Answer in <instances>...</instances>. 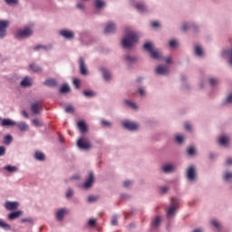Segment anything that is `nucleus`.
I'll list each match as a JSON object with an SVG mask.
<instances>
[{"instance_id":"obj_49","label":"nucleus","mask_w":232,"mask_h":232,"mask_svg":"<svg viewBox=\"0 0 232 232\" xmlns=\"http://www.w3.org/2000/svg\"><path fill=\"white\" fill-rule=\"evenodd\" d=\"M33 124H34V126H43V122L37 119L33 120Z\"/></svg>"},{"instance_id":"obj_40","label":"nucleus","mask_w":232,"mask_h":232,"mask_svg":"<svg viewBox=\"0 0 232 232\" xmlns=\"http://www.w3.org/2000/svg\"><path fill=\"white\" fill-rule=\"evenodd\" d=\"M72 82H73V85L75 86V88L79 89L81 87V81H79V79L74 78Z\"/></svg>"},{"instance_id":"obj_48","label":"nucleus","mask_w":232,"mask_h":232,"mask_svg":"<svg viewBox=\"0 0 232 232\" xmlns=\"http://www.w3.org/2000/svg\"><path fill=\"white\" fill-rule=\"evenodd\" d=\"M178 43L175 40H170L169 42V45L170 46V48H175V46H177Z\"/></svg>"},{"instance_id":"obj_24","label":"nucleus","mask_w":232,"mask_h":232,"mask_svg":"<svg viewBox=\"0 0 232 232\" xmlns=\"http://www.w3.org/2000/svg\"><path fill=\"white\" fill-rule=\"evenodd\" d=\"M44 86H50L52 88L57 86V82L54 79H51V80H46L44 82Z\"/></svg>"},{"instance_id":"obj_15","label":"nucleus","mask_w":232,"mask_h":232,"mask_svg":"<svg viewBox=\"0 0 232 232\" xmlns=\"http://www.w3.org/2000/svg\"><path fill=\"white\" fill-rule=\"evenodd\" d=\"M187 179H188V180H193L195 179V167L190 166L187 169Z\"/></svg>"},{"instance_id":"obj_14","label":"nucleus","mask_w":232,"mask_h":232,"mask_svg":"<svg viewBox=\"0 0 232 232\" xmlns=\"http://www.w3.org/2000/svg\"><path fill=\"white\" fill-rule=\"evenodd\" d=\"M117 30V28L115 27V24L113 23H109L104 30L105 34H115V31Z\"/></svg>"},{"instance_id":"obj_42","label":"nucleus","mask_w":232,"mask_h":232,"mask_svg":"<svg viewBox=\"0 0 232 232\" xmlns=\"http://www.w3.org/2000/svg\"><path fill=\"white\" fill-rule=\"evenodd\" d=\"M209 84L211 86H216V84H218V79H215V78H210L209 79Z\"/></svg>"},{"instance_id":"obj_44","label":"nucleus","mask_w":232,"mask_h":232,"mask_svg":"<svg viewBox=\"0 0 232 232\" xmlns=\"http://www.w3.org/2000/svg\"><path fill=\"white\" fill-rule=\"evenodd\" d=\"M226 53L229 59L230 64L232 65V48L230 50L227 51Z\"/></svg>"},{"instance_id":"obj_9","label":"nucleus","mask_w":232,"mask_h":232,"mask_svg":"<svg viewBox=\"0 0 232 232\" xmlns=\"http://www.w3.org/2000/svg\"><path fill=\"white\" fill-rule=\"evenodd\" d=\"M156 73H158V75H168V73H169V71L168 70V66L159 65L156 68Z\"/></svg>"},{"instance_id":"obj_1","label":"nucleus","mask_w":232,"mask_h":232,"mask_svg":"<svg viewBox=\"0 0 232 232\" xmlns=\"http://www.w3.org/2000/svg\"><path fill=\"white\" fill-rule=\"evenodd\" d=\"M137 43H139V35L127 29L125 31V36L121 40V45L123 48H131L132 46H135Z\"/></svg>"},{"instance_id":"obj_5","label":"nucleus","mask_w":232,"mask_h":232,"mask_svg":"<svg viewBox=\"0 0 232 232\" xmlns=\"http://www.w3.org/2000/svg\"><path fill=\"white\" fill-rule=\"evenodd\" d=\"M179 204H180L179 199L171 198V206L167 212L168 217H173V215H175V211L179 208Z\"/></svg>"},{"instance_id":"obj_28","label":"nucleus","mask_w":232,"mask_h":232,"mask_svg":"<svg viewBox=\"0 0 232 232\" xmlns=\"http://www.w3.org/2000/svg\"><path fill=\"white\" fill-rule=\"evenodd\" d=\"M0 227H2V229H6L7 231L12 229V227H10L8 223L3 221V219H0Z\"/></svg>"},{"instance_id":"obj_60","label":"nucleus","mask_w":232,"mask_h":232,"mask_svg":"<svg viewBox=\"0 0 232 232\" xmlns=\"http://www.w3.org/2000/svg\"><path fill=\"white\" fill-rule=\"evenodd\" d=\"M185 130H187V131H191V125H189L188 122L185 123Z\"/></svg>"},{"instance_id":"obj_41","label":"nucleus","mask_w":232,"mask_h":232,"mask_svg":"<svg viewBox=\"0 0 232 232\" xmlns=\"http://www.w3.org/2000/svg\"><path fill=\"white\" fill-rule=\"evenodd\" d=\"M183 141H184V137L182 135L176 136V142H178V144H182Z\"/></svg>"},{"instance_id":"obj_54","label":"nucleus","mask_w":232,"mask_h":232,"mask_svg":"<svg viewBox=\"0 0 232 232\" xmlns=\"http://www.w3.org/2000/svg\"><path fill=\"white\" fill-rule=\"evenodd\" d=\"M226 102H227V104H231V102H232V94H229V95L227 97Z\"/></svg>"},{"instance_id":"obj_11","label":"nucleus","mask_w":232,"mask_h":232,"mask_svg":"<svg viewBox=\"0 0 232 232\" xmlns=\"http://www.w3.org/2000/svg\"><path fill=\"white\" fill-rule=\"evenodd\" d=\"M60 35H62V37H64V39H73V37H75V34L69 30L60 31Z\"/></svg>"},{"instance_id":"obj_4","label":"nucleus","mask_w":232,"mask_h":232,"mask_svg":"<svg viewBox=\"0 0 232 232\" xmlns=\"http://www.w3.org/2000/svg\"><path fill=\"white\" fill-rule=\"evenodd\" d=\"M32 34H34L32 32V29H30L29 27H25L23 30H18L16 34H15V38L16 39H23L24 37H30V35H32Z\"/></svg>"},{"instance_id":"obj_58","label":"nucleus","mask_w":232,"mask_h":232,"mask_svg":"<svg viewBox=\"0 0 232 232\" xmlns=\"http://www.w3.org/2000/svg\"><path fill=\"white\" fill-rule=\"evenodd\" d=\"M151 26H152V28H159L160 26V24L158 22H152Z\"/></svg>"},{"instance_id":"obj_47","label":"nucleus","mask_w":232,"mask_h":232,"mask_svg":"<svg viewBox=\"0 0 232 232\" xmlns=\"http://www.w3.org/2000/svg\"><path fill=\"white\" fill-rule=\"evenodd\" d=\"M6 5H17L19 0H5Z\"/></svg>"},{"instance_id":"obj_2","label":"nucleus","mask_w":232,"mask_h":232,"mask_svg":"<svg viewBox=\"0 0 232 232\" xmlns=\"http://www.w3.org/2000/svg\"><path fill=\"white\" fill-rule=\"evenodd\" d=\"M143 50H145V52H148L152 59H160V57L162 56V53L155 50V47H153V44H151L150 42L145 43V44L143 45Z\"/></svg>"},{"instance_id":"obj_38","label":"nucleus","mask_w":232,"mask_h":232,"mask_svg":"<svg viewBox=\"0 0 232 232\" xmlns=\"http://www.w3.org/2000/svg\"><path fill=\"white\" fill-rule=\"evenodd\" d=\"M83 95L85 97H95V92H93L92 91H84Z\"/></svg>"},{"instance_id":"obj_63","label":"nucleus","mask_w":232,"mask_h":232,"mask_svg":"<svg viewBox=\"0 0 232 232\" xmlns=\"http://www.w3.org/2000/svg\"><path fill=\"white\" fill-rule=\"evenodd\" d=\"M160 191H161V193H167L168 192V187H161Z\"/></svg>"},{"instance_id":"obj_26","label":"nucleus","mask_w":232,"mask_h":232,"mask_svg":"<svg viewBox=\"0 0 232 232\" xmlns=\"http://www.w3.org/2000/svg\"><path fill=\"white\" fill-rule=\"evenodd\" d=\"M21 86H32V80L26 76L24 79L21 82Z\"/></svg>"},{"instance_id":"obj_30","label":"nucleus","mask_w":232,"mask_h":232,"mask_svg":"<svg viewBox=\"0 0 232 232\" xmlns=\"http://www.w3.org/2000/svg\"><path fill=\"white\" fill-rule=\"evenodd\" d=\"M5 169L8 171V173H15V171H17L18 169L15 166L8 165L5 167Z\"/></svg>"},{"instance_id":"obj_22","label":"nucleus","mask_w":232,"mask_h":232,"mask_svg":"<svg viewBox=\"0 0 232 232\" xmlns=\"http://www.w3.org/2000/svg\"><path fill=\"white\" fill-rule=\"evenodd\" d=\"M101 72L105 81H110L111 79V74H110V71L106 70L105 68H101Z\"/></svg>"},{"instance_id":"obj_19","label":"nucleus","mask_w":232,"mask_h":232,"mask_svg":"<svg viewBox=\"0 0 232 232\" xmlns=\"http://www.w3.org/2000/svg\"><path fill=\"white\" fill-rule=\"evenodd\" d=\"M15 126L20 130V131H28V124L24 121H21L16 123Z\"/></svg>"},{"instance_id":"obj_53","label":"nucleus","mask_w":232,"mask_h":232,"mask_svg":"<svg viewBox=\"0 0 232 232\" xmlns=\"http://www.w3.org/2000/svg\"><path fill=\"white\" fill-rule=\"evenodd\" d=\"M131 186V181L127 180L123 183V188H130Z\"/></svg>"},{"instance_id":"obj_45","label":"nucleus","mask_w":232,"mask_h":232,"mask_svg":"<svg viewBox=\"0 0 232 232\" xmlns=\"http://www.w3.org/2000/svg\"><path fill=\"white\" fill-rule=\"evenodd\" d=\"M187 153H188V155H190V156L195 155V148H193V147L188 148L187 150Z\"/></svg>"},{"instance_id":"obj_23","label":"nucleus","mask_w":232,"mask_h":232,"mask_svg":"<svg viewBox=\"0 0 232 232\" xmlns=\"http://www.w3.org/2000/svg\"><path fill=\"white\" fill-rule=\"evenodd\" d=\"M162 170L164 171V173H171L172 171L175 170V166L171 164L165 165L162 167Z\"/></svg>"},{"instance_id":"obj_56","label":"nucleus","mask_w":232,"mask_h":232,"mask_svg":"<svg viewBox=\"0 0 232 232\" xmlns=\"http://www.w3.org/2000/svg\"><path fill=\"white\" fill-rule=\"evenodd\" d=\"M111 225L112 226H117L118 225V221H117V217H113L111 219Z\"/></svg>"},{"instance_id":"obj_59","label":"nucleus","mask_w":232,"mask_h":232,"mask_svg":"<svg viewBox=\"0 0 232 232\" xmlns=\"http://www.w3.org/2000/svg\"><path fill=\"white\" fill-rule=\"evenodd\" d=\"M102 126H111V123H110L109 121H107L105 120L102 121Z\"/></svg>"},{"instance_id":"obj_29","label":"nucleus","mask_w":232,"mask_h":232,"mask_svg":"<svg viewBox=\"0 0 232 232\" xmlns=\"http://www.w3.org/2000/svg\"><path fill=\"white\" fill-rule=\"evenodd\" d=\"M218 142L221 144V146H226V144L229 142V139L226 136H221L218 140Z\"/></svg>"},{"instance_id":"obj_21","label":"nucleus","mask_w":232,"mask_h":232,"mask_svg":"<svg viewBox=\"0 0 232 232\" xmlns=\"http://www.w3.org/2000/svg\"><path fill=\"white\" fill-rule=\"evenodd\" d=\"M64 215H66V209L61 208L56 212V218L57 220H63L64 218Z\"/></svg>"},{"instance_id":"obj_51","label":"nucleus","mask_w":232,"mask_h":232,"mask_svg":"<svg viewBox=\"0 0 232 232\" xmlns=\"http://www.w3.org/2000/svg\"><path fill=\"white\" fill-rule=\"evenodd\" d=\"M211 224L212 226H214V227H217V229L220 228V223H218V221L213 220Z\"/></svg>"},{"instance_id":"obj_8","label":"nucleus","mask_w":232,"mask_h":232,"mask_svg":"<svg viewBox=\"0 0 232 232\" xmlns=\"http://www.w3.org/2000/svg\"><path fill=\"white\" fill-rule=\"evenodd\" d=\"M93 182H95V177L93 176V172H90L87 180L83 184L84 189L92 188V186H93Z\"/></svg>"},{"instance_id":"obj_62","label":"nucleus","mask_w":232,"mask_h":232,"mask_svg":"<svg viewBox=\"0 0 232 232\" xmlns=\"http://www.w3.org/2000/svg\"><path fill=\"white\" fill-rule=\"evenodd\" d=\"M22 115H24V117H25V119H29L30 115H28V112H26V111H22Z\"/></svg>"},{"instance_id":"obj_52","label":"nucleus","mask_w":232,"mask_h":232,"mask_svg":"<svg viewBox=\"0 0 232 232\" xmlns=\"http://www.w3.org/2000/svg\"><path fill=\"white\" fill-rule=\"evenodd\" d=\"M95 200H97V197H95V196L88 197V202H95Z\"/></svg>"},{"instance_id":"obj_43","label":"nucleus","mask_w":232,"mask_h":232,"mask_svg":"<svg viewBox=\"0 0 232 232\" xmlns=\"http://www.w3.org/2000/svg\"><path fill=\"white\" fill-rule=\"evenodd\" d=\"M6 153V148L5 146H0V157H5Z\"/></svg>"},{"instance_id":"obj_57","label":"nucleus","mask_w":232,"mask_h":232,"mask_svg":"<svg viewBox=\"0 0 232 232\" xmlns=\"http://www.w3.org/2000/svg\"><path fill=\"white\" fill-rule=\"evenodd\" d=\"M126 61H128V63H133V61H136V59L135 57L127 56Z\"/></svg>"},{"instance_id":"obj_12","label":"nucleus","mask_w":232,"mask_h":232,"mask_svg":"<svg viewBox=\"0 0 232 232\" xmlns=\"http://www.w3.org/2000/svg\"><path fill=\"white\" fill-rule=\"evenodd\" d=\"M5 208L8 209V211H13L14 209H17L19 208V203L17 202H12V201H6L5 204Z\"/></svg>"},{"instance_id":"obj_36","label":"nucleus","mask_w":232,"mask_h":232,"mask_svg":"<svg viewBox=\"0 0 232 232\" xmlns=\"http://www.w3.org/2000/svg\"><path fill=\"white\" fill-rule=\"evenodd\" d=\"M13 139L11 135H6L4 138V144L8 145L12 142Z\"/></svg>"},{"instance_id":"obj_46","label":"nucleus","mask_w":232,"mask_h":232,"mask_svg":"<svg viewBox=\"0 0 232 232\" xmlns=\"http://www.w3.org/2000/svg\"><path fill=\"white\" fill-rule=\"evenodd\" d=\"M65 111L66 113H73V106H71V105L67 106L65 108Z\"/></svg>"},{"instance_id":"obj_39","label":"nucleus","mask_w":232,"mask_h":232,"mask_svg":"<svg viewBox=\"0 0 232 232\" xmlns=\"http://www.w3.org/2000/svg\"><path fill=\"white\" fill-rule=\"evenodd\" d=\"M224 180H232V172H226L224 175Z\"/></svg>"},{"instance_id":"obj_50","label":"nucleus","mask_w":232,"mask_h":232,"mask_svg":"<svg viewBox=\"0 0 232 232\" xmlns=\"http://www.w3.org/2000/svg\"><path fill=\"white\" fill-rule=\"evenodd\" d=\"M72 196H73V190H72V188H69L67 190L66 197H67V198H71V197H72Z\"/></svg>"},{"instance_id":"obj_37","label":"nucleus","mask_w":232,"mask_h":232,"mask_svg":"<svg viewBox=\"0 0 232 232\" xmlns=\"http://www.w3.org/2000/svg\"><path fill=\"white\" fill-rule=\"evenodd\" d=\"M125 104H127V106H129L130 108H132V110H137V104H135L128 100H125Z\"/></svg>"},{"instance_id":"obj_16","label":"nucleus","mask_w":232,"mask_h":232,"mask_svg":"<svg viewBox=\"0 0 232 232\" xmlns=\"http://www.w3.org/2000/svg\"><path fill=\"white\" fill-rule=\"evenodd\" d=\"M77 126L81 133H86L88 131V125L84 121H78Z\"/></svg>"},{"instance_id":"obj_6","label":"nucleus","mask_w":232,"mask_h":232,"mask_svg":"<svg viewBox=\"0 0 232 232\" xmlns=\"http://www.w3.org/2000/svg\"><path fill=\"white\" fill-rule=\"evenodd\" d=\"M10 26V22L6 20L0 21V39L6 37V28Z\"/></svg>"},{"instance_id":"obj_25","label":"nucleus","mask_w":232,"mask_h":232,"mask_svg":"<svg viewBox=\"0 0 232 232\" xmlns=\"http://www.w3.org/2000/svg\"><path fill=\"white\" fill-rule=\"evenodd\" d=\"M161 218L160 216H157L151 222L152 227H159L160 226Z\"/></svg>"},{"instance_id":"obj_18","label":"nucleus","mask_w":232,"mask_h":232,"mask_svg":"<svg viewBox=\"0 0 232 232\" xmlns=\"http://www.w3.org/2000/svg\"><path fill=\"white\" fill-rule=\"evenodd\" d=\"M17 123L10 119H4L2 121L1 126H15Z\"/></svg>"},{"instance_id":"obj_10","label":"nucleus","mask_w":232,"mask_h":232,"mask_svg":"<svg viewBox=\"0 0 232 232\" xmlns=\"http://www.w3.org/2000/svg\"><path fill=\"white\" fill-rule=\"evenodd\" d=\"M80 72L82 75H88V69H86V63H84V58L81 57L79 60Z\"/></svg>"},{"instance_id":"obj_34","label":"nucleus","mask_w":232,"mask_h":232,"mask_svg":"<svg viewBox=\"0 0 232 232\" xmlns=\"http://www.w3.org/2000/svg\"><path fill=\"white\" fill-rule=\"evenodd\" d=\"M195 53H196V55H198V57H202V53H203V52H202V47H200L199 45H197V46L195 47Z\"/></svg>"},{"instance_id":"obj_64","label":"nucleus","mask_w":232,"mask_h":232,"mask_svg":"<svg viewBox=\"0 0 232 232\" xmlns=\"http://www.w3.org/2000/svg\"><path fill=\"white\" fill-rule=\"evenodd\" d=\"M227 166H232V158H229L227 160Z\"/></svg>"},{"instance_id":"obj_32","label":"nucleus","mask_w":232,"mask_h":232,"mask_svg":"<svg viewBox=\"0 0 232 232\" xmlns=\"http://www.w3.org/2000/svg\"><path fill=\"white\" fill-rule=\"evenodd\" d=\"M51 47H48L46 45H41V44H38L36 46L34 47V52H37L39 50H50Z\"/></svg>"},{"instance_id":"obj_27","label":"nucleus","mask_w":232,"mask_h":232,"mask_svg":"<svg viewBox=\"0 0 232 232\" xmlns=\"http://www.w3.org/2000/svg\"><path fill=\"white\" fill-rule=\"evenodd\" d=\"M136 10L138 12H146L147 7L143 3H138V4H136Z\"/></svg>"},{"instance_id":"obj_3","label":"nucleus","mask_w":232,"mask_h":232,"mask_svg":"<svg viewBox=\"0 0 232 232\" xmlns=\"http://www.w3.org/2000/svg\"><path fill=\"white\" fill-rule=\"evenodd\" d=\"M77 146L80 148V150H90V148H92V143L88 139L81 137L77 140Z\"/></svg>"},{"instance_id":"obj_13","label":"nucleus","mask_w":232,"mask_h":232,"mask_svg":"<svg viewBox=\"0 0 232 232\" xmlns=\"http://www.w3.org/2000/svg\"><path fill=\"white\" fill-rule=\"evenodd\" d=\"M43 106L39 104V102H34L31 104V111L34 115H39V110H42Z\"/></svg>"},{"instance_id":"obj_61","label":"nucleus","mask_w":232,"mask_h":232,"mask_svg":"<svg viewBox=\"0 0 232 232\" xmlns=\"http://www.w3.org/2000/svg\"><path fill=\"white\" fill-rule=\"evenodd\" d=\"M25 222H32V218H23V219H21L22 224H24Z\"/></svg>"},{"instance_id":"obj_20","label":"nucleus","mask_w":232,"mask_h":232,"mask_svg":"<svg viewBox=\"0 0 232 232\" xmlns=\"http://www.w3.org/2000/svg\"><path fill=\"white\" fill-rule=\"evenodd\" d=\"M34 159L36 160H40V162H43L46 160V157L44 156V153L41 152V151H36L34 153Z\"/></svg>"},{"instance_id":"obj_17","label":"nucleus","mask_w":232,"mask_h":232,"mask_svg":"<svg viewBox=\"0 0 232 232\" xmlns=\"http://www.w3.org/2000/svg\"><path fill=\"white\" fill-rule=\"evenodd\" d=\"M21 215H23V211L21 210L12 212L11 214H9L8 218L9 220H15V218H19Z\"/></svg>"},{"instance_id":"obj_35","label":"nucleus","mask_w":232,"mask_h":232,"mask_svg":"<svg viewBox=\"0 0 232 232\" xmlns=\"http://www.w3.org/2000/svg\"><path fill=\"white\" fill-rule=\"evenodd\" d=\"M104 5H105V3H104V1H102V0H96V1H95V6H96V8H98V9L102 8V6H104Z\"/></svg>"},{"instance_id":"obj_33","label":"nucleus","mask_w":232,"mask_h":232,"mask_svg":"<svg viewBox=\"0 0 232 232\" xmlns=\"http://www.w3.org/2000/svg\"><path fill=\"white\" fill-rule=\"evenodd\" d=\"M68 92H70V86H68V84H63V85L60 88V92H61V93H68Z\"/></svg>"},{"instance_id":"obj_55","label":"nucleus","mask_w":232,"mask_h":232,"mask_svg":"<svg viewBox=\"0 0 232 232\" xmlns=\"http://www.w3.org/2000/svg\"><path fill=\"white\" fill-rule=\"evenodd\" d=\"M88 224L91 227H93V226H95V224H96V221H95V219H90Z\"/></svg>"},{"instance_id":"obj_31","label":"nucleus","mask_w":232,"mask_h":232,"mask_svg":"<svg viewBox=\"0 0 232 232\" xmlns=\"http://www.w3.org/2000/svg\"><path fill=\"white\" fill-rule=\"evenodd\" d=\"M30 68L33 72H43V68L39 67L37 64L35 63H32L30 64Z\"/></svg>"},{"instance_id":"obj_7","label":"nucleus","mask_w":232,"mask_h":232,"mask_svg":"<svg viewBox=\"0 0 232 232\" xmlns=\"http://www.w3.org/2000/svg\"><path fill=\"white\" fill-rule=\"evenodd\" d=\"M122 126L125 128V130H129L130 131H135L136 130H139V124L133 121H125L122 123Z\"/></svg>"}]
</instances>
